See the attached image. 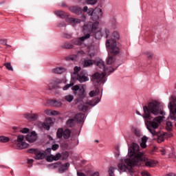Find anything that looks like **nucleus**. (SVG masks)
Instances as JSON below:
<instances>
[{"label":"nucleus","instance_id":"obj_55","mask_svg":"<svg viewBox=\"0 0 176 176\" xmlns=\"http://www.w3.org/2000/svg\"><path fill=\"white\" fill-rule=\"evenodd\" d=\"M88 9H89V8L87 6H85L82 10L84 12H87Z\"/></svg>","mask_w":176,"mask_h":176},{"label":"nucleus","instance_id":"obj_28","mask_svg":"<svg viewBox=\"0 0 176 176\" xmlns=\"http://www.w3.org/2000/svg\"><path fill=\"white\" fill-rule=\"evenodd\" d=\"M69 10L72 11V13H76V14H79V13L82 12V9L79 7H72L69 8Z\"/></svg>","mask_w":176,"mask_h":176},{"label":"nucleus","instance_id":"obj_21","mask_svg":"<svg viewBox=\"0 0 176 176\" xmlns=\"http://www.w3.org/2000/svg\"><path fill=\"white\" fill-rule=\"evenodd\" d=\"M99 102H100V98H96L92 100L87 102V103L88 105H90V107H95V105H97V104Z\"/></svg>","mask_w":176,"mask_h":176},{"label":"nucleus","instance_id":"obj_15","mask_svg":"<svg viewBox=\"0 0 176 176\" xmlns=\"http://www.w3.org/2000/svg\"><path fill=\"white\" fill-rule=\"evenodd\" d=\"M44 112L47 116H58V115H60V113L56 110L46 109Z\"/></svg>","mask_w":176,"mask_h":176},{"label":"nucleus","instance_id":"obj_4","mask_svg":"<svg viewBox=\"0 0 176 176\" xmlns=\"http://www.w3.org/2000/svg\"><path fill=\"white\" fill-rule=\"evenodd\" d=\"M96 66L104 71V72L101 74L98 72L95 73L92 76V82H94V83H98V85H104V83L107 82V78H105V76L107 75V72H108V69L105 68L104 61L102 60L96 63Z\"/></svg>","mask_w":176,"mask_h":176},{"label":"nucleus","instance_id":"obj_45","mask_svg":"<svg viewBox=\"0 0 176 176\" xmlns=\"http://www.w3.org/2000/svg\"><path fill=\"white\" fill-rule=\"evenodd\" d=\"M58 148H60V145H58L57 144H53L52 146V151H57V149H58Z\"/></svg>","mask_w":176,"mask_h":176},{"label":"nucleus","instance_id":"obj_8","mask_svg":"<svg viewBox=\"0 0 176 176\" xmlns=\"http://www.w3.org/2000/svg\"><path fill=\"white\" fill-rule=\"evenodd\" d=\"M168 108L170 111V118L172 120H176V97L171 96Z\"/></svg>","mask_w":176,"mask_h":176},{"label":"nucleus","instance_id":"obj_18","mask_svg":"<svg viewBox=\"0 0 176 176\" xmlns=\"http://www.w3.org/2000/svg\"><path fill=\"white\" fill-rule=\"evenodd\" d=\"M65 71L66 69L64 67H56L52 70V72H53V74H60L65 72Z\"/></svg>","mask_w":176,"mask_h":176},{"label":"nucleus","instance_id":"obj_47","mask_svg":"<svg viewBox=\"0 0 176 176\" xmlns=\"http://www.w3.org/2000/svg\"><path fill=\"white\" fill-rule=\"evenodd\" d=\"M0 43L1 45H6V43H8V40L7 39H1Z\"/></svg>","mask_w":176,"mask_h":176},{"label":"nucleus","instance_id":"obj_3","mask_svg":"<svg viewBox=\"0 0 176 176\" xmlns=\"http://www.w3.org/2000/svg\"><path fill=\"white\" fill-rule=\"evenodd\" d=\"M98 22H95L94 23H91V22H89V23L86 24L83 27V31L84 32H89L85 36L80 37L78 38H75L73 41V43L74 45H82L86 39H89L90 38V34H93L96 38V39H101L102 37V33H101V29L98 28L99 25Z\"/></svg>","mask_w":176,"mask_h":176},{"label":"nucleus","instance_id":"obj_20","mask_svg":"<svg viewBox=\"0 0 176 176\" xmlns=\"http://www.w3.org/2000/svg\"><path fill=\"white\" fill-rule=\"evenodd\" d=\"M77 80H78L80 83H83L84 82H87L89 80V77L86 76L78 75Z\"/></svg>","mask_w":176,"mask_h":176},{"label":"nucleus","instance_id":"obj_34","mask_svg":"<svg viewBox=\"0 0 176 176\" xmlns=\"http://www.w3.org/2000/svg\"><path fill=\"white\" fill-rule=\"evenodd\" d=\"M113 63H115V57L109 56L107 59V64L111 65Z\"/></svg>","mask_w":176,"mask_h":176},{"label":"nucleus","instance_id":"obj_24","mask_svg":"<svg viewBox=\"0 0 176 176\" xmlns=\"http://www.w3.org/2000/svg\"><path fill=\"white\" fill-rule=\"evenodd\" d=\"M96 64V61L94 60H86L84 61L83 67H91V65Z\"/></svg>","mask_w":176,"mask_h":176},{"label":"nucleus","instance_id":"obj_51","mask_svg":"<svg viewBox=\"0 0 176 176\" xmlns=\"http://www.w3.org/2000/svg\"><path fill=\"white\" fill-rule=\"evenodd\" d=\"M57 14H58V16H59L60 17H63V16H64V12H63V11H58V12H57Z\"/></svg>","mask_w":176,"mask_h":176},{"label":"nucleus","instance_id":"obj_41","mask_svg":"<svg viewBox=\"0 0 176 176\" xmlns=\"http://www.w3.org/2000/svg\"><path fill=\"white\" fill-rule=\"evenodd\" d=\"M115 168L113 167H110L109 169V174L110 176H115V175L113 174V171L115 170Z\"/></svg>","mask_w":176,"mask_h":176},{"label":"nucleus","instance_id":"obj_19","mask_svg":"<svg viewBox=\"0 0 176 176\" xmlns=\"http://www.w3.org/2000/svg\"><path fill=\"white\" fill-rule=\"evenodd\" d=\"M12 130H14V131H20V133H30V129L28 128L21 129L19 126H12Z\"/></svg>","mask_w":176,"mask_h":176},{"label":"nucleus","instance_id":"obj_5","mask_svg":"<svg viewBox=\"0 0 176 176\" xmlns=\"http://www.w3.org/2000/svg\"><path fill=\"white\" fill-rule=\"evenodd\" d=\"M119 38H120L119 32L115 31L111 34V40H107L106 42V46L111 54H119L120 52V50L116 46V39Z\"/></svg>","mask_w":176,"mask_h":176},{"label":"nucleus","instance_id":"obj_32","mask_svg":"<svg viewBox=\"0 0 176 176\" xmlns=\"http://www.w3.org/2000/svg\"><path fill=\"white\" fill-rule=\"evenodd\" d=\"M69 23L73 24H79L80 23V19H75V18H69Z\"/></svg>","mask_w":176,"mask_h":176},{"label":"nucleus","instance_id":"obj_63","mask_svg":"<svg viewBox=\"0 0 176 176\" xmlns=\"http://www.w3.org/2000/svg\"><path fill=\"white\" fill-rule=\"evenodd\" d=\"M65 155L68 157V153L66 152V153H65Z\"/></svg>","mask_w":176,"mask_h":176},{"label":"nucleus","instance_id":"obj_23","mask_svg":"<svg viewBox=\"0 0 176 176\" xmlns=\"http://www.w3.org/2000/svg\"><path fill=\"white\" fill-rule=\"evenodd\" d=\"M148 142V137L146 136H143L142 138V142H140V146L141 148H142L143 149H144L145 148H146V142Z\"/></svg>","mask_w":176,"mask_h":176},{"label":"nucleus","instance_id":"obj_60","mask_svg":"<svg viewBox=\"0 0 176 176\" xmlns=\"http://www.w3.org/2000/svg\"><path fill=\"white\" fill-rule=\"evenodd\" d=\"M67 49H72V45H69V47H67Z\"/></svg>","mask_w":176,"mask_h":176},{"label":"nucleus","instance_id":"obj_7","mask_svg":"<svg viewBox=\"0 0 176 176\" xmlns=\"http://www.w3.org/2000/svg\"><path fill=\"white\" fill-rule=\"evenodd\" d=\"M56 122V120L52 118H45V122H38L37 126L41 130H47L49 131L50 130V126H53V124Z\"/></svg>","mask_w":176,"mask_h":176},{"label":"nucleus","instance_id":"obj_27","mask_svg":"<svg viewBox=\"0 0 176 176\" xmlns=\"http://www.w3.org/2000/svg\"><path fill=\"white\" fill-rule=\"evenodd\" d=\"M76 123V120L72 118V119H69L67 121L66 124L68 127H74V126H75Z\"/></svg>","mask_w":176,"mask_h":176},{"label":"nucleus","instance_id":"obj_36","mask_svg":"<svg viewBox=\"0 0 176 176\" xmlns=\"http://www.w3.org/2000/svg\"><path fill=\"white\" fill-rule=\"evenodd\" d=\"M4 67H6V68H7L8 71H13V67H12L10 63H4Z\"/></svg>","mask_w":176,"mask_h":176},{"label":"nucleus","instance_id":"obj_35","mask_svg":"<svg viewBox=\"0 0 176 176\" xmlns=\"http://www.w3.org/2000/svg\"><path fill=\"white\" fill-rule=\"evenodd\" d=\"M99 90L97 89L96 91H91L89 92V96L91 97H94V96H98Z\"/></svg>","mask_w":176,"mask_h":176},{"label":"nucleus","instance_id":"obj_62","mask_svg":"<svg viewBox=\"0 0 176 176\" xmlns=\"http://www.w3.org/2000/svg\"><path fill=\"white\" fill-rule=\"evenodd\" d=\"M67 38H71V35H69L68 36H67Z\"/></svg>","mask_w":176,"mask_h":176},{"label":"nucleus","instance_id":"obj_33","mask_svg":"<svg viewBox=\"0 0 176 176\" xmlns=\"http://www.w3.org/2000/svg\"><path fill=\"white\" fill-rule=\"evenodd\" d=\"M10 141V139L6 136H0V142H9Z\"/></svg>","mask_w":176,"mask_h":176},{"label":"nucleus","instance_id":"obj_16","mask_svg":"<svg viewBox=\"0 0 176 176\" xmlns=\"http://www.w3.org/2000/svg\"><path fill=\"white\" fill-rule=\"evenodd\" d=\"M76 122L78 123H83L85 122V114L80 113L75 116Z\"/></svg>","mask_w":176,"mask_h":176},{"label":"nucleus","instance_id":"obj_39","mask_svg":"<svg viewBox=\"0 0 176 176\" xmlns=\"http://www.w3.org/2000/svg\"><path fill=\"white\" fill-rule=\"evenodd\" d=\"M57 133H71V131L69 129H63V128H59L58 129Z\"/></svg>","mask_w":176,"mask_h":176},{"label":"nucleus","instance_id":"obj_64","mask_svg":"<svg viewBox=\"0 0 176 176\" xmlns=\"http://www.w3.org/2000/svg\"><path fill=\"white\" fill-rule=\"evenodd\" d=\"M95 142H98V140H95Z\"/></svg>","mask_w":176,"mask_h":176},{"label":"nucleus","instance_id":"obj_37","mask_svg":"<svg viewBox=\"0 0 176 176\" xmlns=\"http://www.w3.org/2000/svg\"><path fill=\"white\" fill-rule=\"evenodd\" d=\"M53 158L55 162H57V160L61 159V154L60 153H56L55 155H53Z\"/></svg>","mask_w":176,"mask_h":176},{"label":"nucleus","instance_id":"obj_54","mask_svg":"<svg viewBox=\"0 0 176 176\" xmlns=\"http://www.w3.org/2000/svg\"><path fill=\"white\" fill-rule=\"evenodd\" d=\"M45 152L46 153H50V152H52V148H47Z\"/></svg>","mask_w":176,"mask_h":176},{"label":"nucleus","instance_id":"obj_44","mask_svg":"<svg viewBox=\"0 0 176 176\" xmlns=\"http://www.w3.org/2000/svg\"><path fill=\"white\" fill-rule=\"evenodd\" d=\"M131 130L132 133H140V129L138 128H135L134 126H131Z\"/></svg>","mask_w":176,"mask_h":176},{"label":"nucleus","instance_id":"obj_61","mask_svg":"<svg viewBox=\"0 0 176 176\" xmlns=\"http://www.w3.org/2000/svg\"><path fill=\"white\" fill-rule=\"evenodd\" d=\"M5 46H7V47H10V45H8V43H6V45Z\"/></svg>","mask_w":176,"mask_h":176},{"label":"nucleus","instance_id":"obj_30","mask_svg":"<svg viewBox=\"0 0 176 176\" xmlns=\"http://www.w3.org/2000/svg\"><path fill=\"white\" fill-rule=\"evenodd\" d=\"M55 83L56 82H54V80H52L51 82L48 84L49 90H53L54 89H57V85H54Z\"/></svg>","mask_w":176,"mask_h":176},{"label":"nucleus","instance_id":"obj_46","mask_svg":"<svg viewBox=\"0 0 176 176\" xmlns=\"http://www.w3.org/2000/svg\"><path fill=\"white\" fill-rule=\"evenodd\" d=\"M74 74H78V72L80 71V67L76 66L74 68Z\"/></svg>","mask_w":176,"mask_h":176},{"label":"nucleus","instance_id":"obj_38","mask_svg":"<svg viewBox=\"0 0 176 176\" xmlns=\"http://www.w3.org/2000/svg\"><path fill=\"white\" fill-rule=\"evenodd\" d=\"M69 87H74V82H70L69 84L66 85L63 88V90H68Z\"/></svg>","mask_w":176,"mask_h":176},{"label":"nucleus","instance_id":"obj_48","mask_svg":"<svg viewBox=\"0 0 176 176\" xmlns=\"http://www.w3.org/2000/svg\"><path fill=\"white\" fill-rule=\"evenodd\" d=\"M160 152L162 153V155L163 156H164V155H166V150L164 148H161L160 150Z\"/></svg>","mask_w":176,"mask_h":176},{"label":"nucleus","instance_id":"obj_2","mask_svg":"<svg viewBox=\"0 0 176 176\" xmlns=\"http://www.w3.org/2000/svg\"><path fill=\"white\" fill-rule=\"evenodd\" d=\"M143 111L144 114L143 115V118L144 119H148L151 120V113L155 115V116L157 115H162L163 116H157L152 121L149 122V126L153 130L157 129L160 124H162V122H163V119H164V116L166 113L163 111V107L160 105V103L157 101H153L148 104V106L143 107Z\"/></svg>","mask_w":176,"mask_h":176},{"label":"nucleus","instance_id":"obj_10","mask_svg":"<svg viewBox=\"0 0 176 176\" xmlns=\"http://www.w3.org/2000/svg\"><path fill=\"white\" fill-rule=\"evenodd\" d=\"M153 137H154V140L160 144L164 141V138H171L173 137V133H152Z\"/></svg>","mask_w":176,"mask_h":176},{"label":"nucleus","instance_id":"obj_49","mask_svg":"<svg viewBox=\"0 0 176 176\" xmlns=\"http://www.w3.org/2000/svg\"><path fill=\"white\" fill-rule=\"evenodd\" d=\"M70 60H72V61H75V60H78V56L77 55H73L70 58Z\"/></svg>","mask_w":176,"mask_h":176},{"label":"nucleus","instance_id":"obj_26","mask_svg":"<svg viewBox=\"0 0 176 176\" xmlns=\"http://www.w3.org/2000/svg\"><path fill=\"white\" fill-rule=\"evenodd\" d=\"M78 109L82 112H86L89 109V104L87 102L84 103L83 104L78 105Z\"/></svg>","mask_w":176,"mask_h":176},{"label":"nucleus","instance_id":"obj_50","mask_svg":"<svg viewBox=\"0 0 176 176\" xmlns=\"http://www.w3.org/2000/svg\"><path fill=\"white\" fill-rule=\"evenodd\" d=\"M142 176H151V174H149V173H148L146 171H143V172H142Z\"/></svg>","mask_w":176,"mask_h":176},{"label":"nucleus","instance_id":"obj_22","mask_svg":"<svg viewBox=\"0 0 176 176\" xmlns=\"http://www.w3.org/2000/svg\"><path fill=\"white\" fill-rule=\"evenodd\" d=\"M69 168V163H65L60 166L59 168V173H64V171H67Z\"/></svg>","mask_w":176,"mask_h":176},{"label":"nucleus","instance_id":"obj_25","mask_svg":"<svg viewBox=\"0 0 176 176\" xmlns=\"http://www.w3.org/2000/svg\"><path fill=\"white\" fill-rule=\"evenodd\" d=\"M50 104L52 105V107H57L58 108L63 105V103H61V102L57 101L56 100H51L50 101Z\"/></svg>","mask_w":176,"mask_h":176},{"label":"nucleus","instance_id":"obj_17","mask_svg":"<svg viewBox=\"0 0 176 176\" xmlns=\"http://www.w3.org/2000/svg\"><path fill=\"white\" fill-rule=\"evenodd\" d=\"M56 135L58 138H65V140H68L71 137V133H57Z\"/></svg>","mask_w":176,"mask_h":176},{"label":"nucleus","instance_id":"obj_52","mask_svg":"<svg viewBox=\"0 0 176 176\" xmlns=\"http://www.w3.org/2000/svg\"><path fill=\"white\" fill-rule=\"evenodd\" d=\"M32 163H34V160H32V159L28 160V164H32Z\"/></svg>","mask_w":176,"mask_h":176},{"label":"nucleus","instance_id":"obj_29","mask_svg":"<svg viewBox=\"0 0 176 176\" xmlns=\"http://www.w3.org/2000/svg\"><path fill=\"white\" fill-rule=\"evenodd\" d=\"M64 99L67 102H72V101H74V96L73 95H67L64 97Z\"/></svg>","mask_w":176,"mask_h":176},{"label":"nucleus","instance_id":"obj_42","mask_svg":"<svg viewBox=\"0 0 176 176\" xmlns=\"http://www.w3.org/2000/svg\"><path fill=\"white\" fill-rule=\"evenodd\" d=\"M47 162H53L54 160V158H53V155H50L49 156L46 157Z\"/></svg>","mask_w":176,"mask_h":176},{"label":"nucleus","instance_id":"obj_40","mask_svg":"<svg viewBox=\"0 0 176 176\" xmlns=\"http://www.w3.org/2000/svg\"><path fill=\"white\" fill-rule=\"evenodd\" d=\"M87 5H96L97 0H87Z\"/></svg>","mask_w":176,"mask_h":176},{"label":"nucleus","instance_id":"obj_14","mask_svg":"<svg viewBox=\"0 0 176 176\" xmlns=\"http://www.w3.org/2000/svg\"><path fill=\"white\" fill-rule=\"evenodd\" d=\"M24 118L28 119V120H36L39 118V115L38 113H26L24 114Z\"/></svg>","mask_w":176,"mask_h":176},{"label":"nucleus","instance_id":"obj_6","mask_svg":"<svg viewBox=\"0 0 176 176\" xmlns=\"http://www.w3.org/2000/svg\"><path fill=\"white\" fill-rule=\"evenodd\" d=\"M72 90H74V94L79 97L77 99V102H79L80 100H83L86 97V91L85 90V85H82L80 87L76 85L72 87Z\"/></svg>","mask_w":176,"mask_h":176},{"label":"nucleus","instance_id":"obj_9","mask_svg":"<svg viewBox=\"0 0 176 176\" xmlns=\"http://www.w3.org/2000/svg\"><path fill=\"white\" fill-rule=\"evenodd\" d=\"M87 12L89 16H91L93 21H96V20H98L102 16V10L101 8H89Z\"/></svg>","mask_w":176,"mask_h":176},{"label":"nucleus","instance_id":"obj_12","mask_svg":"<svg viewBox=\"0 0 176 176\" xmlns=\"http://www.w3.org/2000/svg\"><path fill=\"white\" fill-rule=\"evenodd\" d=\"M38 138V133H28L25 136V139L28 142L32 144L37 141Z\"/></svg>","mask_w":176,"mask_h":176},{"label":"nucleus","instance_id":"obj_56","mask_svg":"<svg viewBox=\"0 0 176 176\" xmlns=\"http://www.w3.org/2000/svg\"><path fill=\"white\" fill-rule=\"evenodd\" d=\"M89 57H90L91 58H93V57H94V56H95L94 53L89 54Z\"/></svg>","mask_w":176,"mask_h":176},{"label":"nucleus","instance_id":"obj_53","mask_svg":"<svg viewBox=\"0 0 176 176\" xmlns=\"http://www.w3.org/2000/svg\"><path fill=\"white\" fill-rule=\"evenodd\" d=\"M105 34H106V38H108V36L109 35V30L108 29L105 30Z\"/></svg>","mask_w":176,"mask_h":176},{"label":"nucleus","instance_id":"obj_43","mask_svg":"<svg viewBox=\"0 0 176 176\" xmlns=\"http://www.w3.org/2000/svg\"><path fill=\"white\" fill-rule=\"evenodd\" d=\"M54 82H56V83L54 84V86H56V89H58V87H59L58 85H60V83H61V80L56 79V80H54Z\"/></svg>","mask_w":176,"mask_h":176},{"label":"nucleus","instance_id":"obj_13","mask_svg":"<svg viewBox=\"0 0 176 176\" xmlns=\"http://www.w3.org/2000/svg\"><path fill=\"white\" fill-rule=\"evenodd\" d=\"M29 153H34L35 157L34 159L36 160H42V159H45V153L38 151V149L32 148L28 150Z\"/></svg>","mask_w":176,"mask_h":176},{"label":"nucleus","instance_id":"obj_11","mask_svg":"<svg viewBox=\"0 0 176 176\" xmlns=\"http://www.w3.org/2000/svg\"><path fill=\"white\" fill-rule=\"evenodd\" d=\"M24 138H25V136L23 135H19L17 136L16 141L17 142H19V144L16 145V146L19 149H25L26 148H28V146H30V144H28L27 142H23L24 141Z\"/></svg>","mask_w":176,"mask_h":176},{"label":"nucleus","instance_id":"obj_57","mask_svg":"<svg viewBox=\"0 0 176 176\" xmlns=\"http://www.w3.org/2000/svg\"><path fill=\"white\" fill-rule=\"evenodd\" d=\"M47 138H48V140H50V141H53V138L50 135H47Z\"/></svg>","mask_w":176,"mask_h":176},{"label":"nucleus","instance_id":"obj_1","mask_svg":"<svg viewBox=\"0 0 176 176\" xmlns=\"http://www.w3.org/2000/svg\"><path fill=\"white\" fill-rule=\"evenodd\" d=\"M128 155L129 159L124 160V163L118 164V168L120 171H128L131 174H133V167L134 166H141V163L144 162L146 167H155L156 162L155 161L148 160L144 156V153L140 151V146L135 143H133L129 149Z\"/></svg>","mask_w":176,"mask_h":176},{"label":"nucleus","instance_id":"obj_58","mask_svg":"<svg viewBox=\"0 0 176 176\" xmlns=\"http://www.w3.org/2000/svg\"><path fill=\"white\" fill-rule=\"evenodd\" d=\"M166 176H176L175 173H169Z\"/></svg>","mask_w":176,"mask_h":176},{"label":"nucleus","instance_id":"obj_59","mask_svg":"<svg viewBox=\"0 0 176 176\" xmlns=\"http://www.w3.org/2000/svg\"><path fill=\"white\" fill-rule=\"evenodd\" d=\"M78 54H85V52L80 51L78 52Z\"/></svg>","mask_w":176,"mask_h":176},{"label":"nucleus","instance_id":"obj_31","mask_svg":"<svg viewBox=\"0 0 176 176\" xmlns=\"http://www.w3.org/2000/svg\"><path fill=\"white\" fill-rule=\"evenodd\" d=\"M166 129L168 131H171L173 130V124L171 123V122H166Z\"/></svg>","mask_w":176,"mask_h":176}]
</instances>
